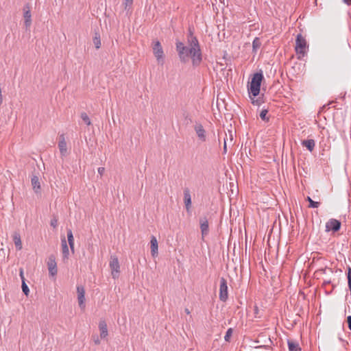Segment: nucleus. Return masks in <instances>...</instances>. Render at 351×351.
<instances>
[{"instance_id": "nucleus-32", "label": "nucleus", "mask_w": 351, "mask_h": 351, "mask_svg": "<svg viewBox=\"0 0 351 351\" xmlns=\"http://www.w3.org/2000/svg\"><path fill=\"white\" fill-rule=\"evenodd\" d=\"M133 0H125V8L126 9L128 7H130L132 5Z\"/></svg>"}, {"instance_id": "nucleus-3", "label": "nucleus", "mask_w": 351, "mask_h": 351, "mask_svg": "<svg viewBox=\"0 0 351 351\" xmlns=\"http://www.w3.org/2000/svg\"><path fill=\"white\" fill-rule=\"evenodd\" d=\"M308 47L306 40L301 34H298L295 40V51L297 53L304 56Z\"/></svg>"}, {"instance_id": "nucleus-10", "label": "nucleus", "mask_w": 351, "mask_h": 351, "mask_svg": "<svg viewBox=\"0 0 351 351\" xmlns=\"http://www.w3.org/2000/svg\"><path fill=\"white\" fill-rule=\"evenodd\" d=\"M23 12H24L23 16L25 19V21H24L25 26L26 29H29L32 25V19H31L32 14H31V12H30V8L28 5H26L23 8Z\"/></svg>"}, {"instance_id": "nucleus-8", "label": "nucleus", "mask_w": 351, "mask_h": 351, "mask_svg": "<svg viewBox=\"0 0 351 351\" xmlns=\"http://www.w3.org/2000/svg\"><path fill=\"white\" fill-rule=\"evenodd\" d=\"M77 295L78 304L80 308L84 311L86 307L85 304V289L83 286H77Z\"/></svg>"}, {"instance_id": "nucleus-11", "label": "nucleus", "mask_w": 351, "mask_h": 351, "mask_svg": "<svg viewBox=\"0 0 351 351\" xmlns=\"http://www.w3.org/2000/svg\"><path fill=\"white\" fill-rule=\"evenodd\" d=\"M195 130L199 139L201 141L204 142L206 141V131L202 125L200 123H196L195 125Z\"/></svg>"}, {"instance_id": "nucleus-16", "label": "nucleus", "mask_w": 351, "mask_h": 351, "mask_svg": "<svg viewBox=\"0 0 351 351\" xmlns=\"http://www.w3.org/2000/svg\"><path fill=\"white\" fill-rule=\"evenodd\" d=\"M58 147L60 149V152L62 155H65L66 153V143L65 141L64 137L63 135L60 136V141L58 143Z\"/></svg>"}, {"instance_id": "nucleus-34", "label": "nucleus", "mask_w": 351, "mask_h": 351, "mask_svg": "<svg viewBox=\"0 0 351 351\" xmlns=\"http://www.w3.org/2000/svg\"><path fill=\"white\" fill-rule=\"evenodd\" d=\"M14 241H21L20 235L18 233H14L13 236Z\"/></svg>"}, {"instance_id": "nucleus-24", "label": "nucleus", "mask_w": 351, "mask_h": 351, "mask_svg": "<svg viewBox=\"0 0 351 351\" xmlns=\"http://www.w3.org/2000/svg\"><path fill=\"white\" fill-rule=\"evenodd\" d=\"M80 117H81V119L84 121V122L87 125H91L90 119H89L88 114L86 112L81 113Z\"/></svg>"}, {"instance_id": "nucleus-15", "label": "nucleus", "mask_w": 351, "mask_h": 351, "mask_svg": "<svg viewBox=\"0 0 351 351\" xmlns=\"http://www.w3.org/2000/svg\"><path fill=\"white\" fill-rule=\"evenodd\" d=\"M68 244L70 245V247L71 250L73 252V244L74 243H62V251L63 254L64 259L68 258L69 256V246Z\"/></svg>"}, {"instance_id": "nucleus-31", "label": "nucleus", "mask_w": 351, "mask_h": 351, "mask_svg": "<svg viewBox=\"0 0 351 351\" xmlns=\"http://www.w3.org/2000/svg\"><path fill=\"white\" fill-rule=\"evenodd\" d=\"M227 145H228V134H226V138H224V143H223V152L225 153L227 152Z\"/></svg>"}, {"instance_id": "nucleus-6", "label": "nucleus", "mask_w": 351, "mask_h": 351, "mask_svg": "<svg viewBox=\"0 0 351 351\" xmlns=\"http://www.w3.org/2000/svg\"><path fill=\"white\" fill-rule=\"evenodd\" d=\"M110 267L112 271V276L113 278H118L120 273V265L117 257L111 256L110 261Z\"/></svg>"}, {"instance_id": "nucleus-22", "label": "nucleus", "mask_w": 351, "mask_h": 351, "mask_svg": "<svg viewBox=\"0 0 351 351\" xmlns=\"http://www.w3.org/2000/svg\"><path fill=\"white\" fill-rule=\"evenodd\" d=\"M306 200L309 202V208H318L320 205L319 202L313 201L310 197H307Z\"/></svg>"}, {"instance_id": "nucleus-42", "label": "nucleus", "mask_w": 351, "mask_h": 351, "mask_svg": "<svg viewBox=\"0 0 351 351\" xmlns=\"http://www.w3.org/2000/svg\"><path fill=\"white\" fill-rule=\"evenodd\" d=\"M276 247H277V249H278V251L279 250V247H280V243H276Z\"/></svg>"}, {"instance_id": "nucleus-7", "label": "nucleus", "mask_w": 351, "mask_h": 351, "mask_svg": "<svg viewBox=\"0 0 351 351\" xmlns=\"http://www.w3.org/2000/svg\"><path fill=\"white\" fill-rule=\"evenodd\" d=\"M47 264L49 275L51 276H56L58 272V269L54 255L51 254L49 256Z\"/></svg>"}, {"instance_id": "nucleus-23", "label": "nucleus", "mask_w": 351, "mask_h": 351, "mask_svg": "<svg viewBox=\"0 0 351 351\" xmlns=\"http://www.w3.org/2000/svg\"><path fill=\"white\" fill-rule=\"evenodd\" d=\"M261 45V42L258 38H255L252 43L253 51H256Z\"/></svg>"}, {"instance_id": "nucleus-13", "label": "nucleus", "mask_w": 351, "mask_h": 351, "mask_svg": "<svg viewBox=\"0 0 351 351\" xmlns=\"http://www.w3.org/2000/svg\"><path fill=\"white\" fill-rule=\"evenodd\" d=\"M200 228L202 232V237L207 235L209 231L208 221L206 217L201 218L199 219Z\"/></svg>"}, {"instance_id": "nucleus-20", "label": "nucleus", "mask_w": 351, "mask_h": 351, "mask_svg": "<svg viewBox=\"0 0 351 351\" xmlns=\"http://www.w3.org/2000/svg\"><path fill=\"white\" fill-rule=\"evenodd\" d=\"M158 243H151V254L155 258L158 256Z\"/></svg>"}, {"instance_id": "nucleus-30", "label": "nucleus", "mask_w": 351, "mask_h": 351, "mask_svg": "<svg viewBox=\"0 0 351 351\" xmlns=\"http://www.w3.org/2000/svg\"><path fill=\"white\" fill-rule=\"evenodd\" d=\"M67 239H68L67 241H73V236L72 231L71 230H69L67 232Z\"/></svg>"}, {"instance_id": "nucleus-18", "label": "nucleus", "mask_w": 351, "mask_h": 351, "mask_svg": "<svg viewBox=\"0 0 351 351\" xmlns=\"http://www.w3.org/2000/svg\"><path fill=\"white\" fill-rule=\"evenodd\" d=\"M31 183L34 191L36 193H38L39 190L40 189V184L38 178L36 176H34L31 179Z\"/></svg>"}, {"instance_id": "nucleus-5", "label": "nucleus", "mask_w": 351, "mask_h": 351, "mask_svg": "<svg viewBox=\"0 0 351 351\" xmlns=\"http://www.w3.org/2000/svg\"><path fill=\"white\" fill-rule=\"evenodd\" d=\"M228 298L227 281L224 278L220 279L219 286V299L222 302H226Z\"/></svg>"}, {"instance_id": "nucleus-21", "label": "nucleus", "mask_w": 351, "mask_h": 351, "mask_svg": "<svg viewBox=\"0 0 351 351\" xmlns=\"http://www.w3.org/2000/svg\"><path fill=\"white\" fill-rule=\"evenodd\" d=\"M93 43L96 47V49H99L101 47V40L100 35L98 33H95V36L93 38Z\"/></svg>"}, {"instance_id": "nucleus-37", "label": "nucleus", "mask_w": 351, "mask_h": 351, "mask_svg": "<svg viewBox=\"0 0 351 351\" xmlns=\"http://www.w3.org/2000/svg\"><path fill=\"white\" fill-rule=\"evenodd\" d=\"M93 341L95 344L98 345L100 343V340L97 336L93 337Z\"/></svg>"}, {"instance_id": "nucleus-9", "label": "nucleus", "mask_w": 351, "mask_h": 351, "mask_svg": "<svg viewBox=\"0 0 351 351\" xmlns=\"http://www.w3.org/2000/svg\"><path fill=\"white\" fill-rule=\"evenodd\" d=\"M341 222L335 219H330L326 223V232H337L341 228Z\"/></svg>"}, {"instance_id": "nucleus-12", "label": "nucleus", "mask_w": 351, "mask_h": 351, "mask_svg": "<svg viewBox=\"0 0 351 351\" xmlns=\"http://www.w3.org/2000/svg\"><path fill=\"white\" fill-rule=\"evenodd\" d=\"M184 202L186 210L188 213H189L191 208V197L190 191L188 189H185L184 191Z\"/></svg>"}, {"instance_id": "nucleus-19", "label": "nucleus", "mask_w": 351, "mask_h": 351, "mask_svg": "<svg viewBox=\"0 0 351 351\" xmlns=\"http://www.w3.org/2000/svg\"><path fill=\"white\" fill-rule=\"evenodd\" d=\"M288 348L289 351H301L298 343L293 340L288 341Z\"/></svg>"}, {"instance_id": "nucleus-1", "label": "nucleus", "mask_w": 351, "mask_h": 351, "mask_svg": "<svg viewBox=\"0 0 351 351\" xmlns=\"http://www.w3.org/2000/svg\"><path fill=\"white\" fill-rule=\"evenodd\" d=\"M189 47H186L182 42H176V50L181 62L185 63L191 57L194 66H197L202 61V53L199 42L195 37L189 39Z\"/></svg>"}, {"instance_id": "nucleus-39", "label": "nucleus", "mask_w": 351, "mask_h": 351, "mask_svg": "<svg viewBox=\"0 0 351 351\" xmlns=\"http://www.w3.org/2000/svg\"><path fill=\"white\" fill-rule=\"evenodd\" d=\"M343 1L347 5H350L351 4V0H343Z\"/></svg>"}, {"instance_id": "nucleus-44", "label": "nucleus", "mask_w": 351, "mask_h": 351, "mask_svg": "<svg viewBox=\"0 0 351 351\" xmlns=\"http://www.w3.org/2000/svg\"><path fill=\"white\" fill-rule=\"evenodd\" d=\"M247 242H245V249L247 248Z\"/></svg>"}, {"instance_id": "nucleus-17", "label": "nucleus", "mask_w": 351, "mask_h": 351, "mask_svg": "<svg viewBox=\"0 0 351 351\" xmlns=\"http://www.w3.org/2000/svg\"><path fill=\"white\" fill-rule=\"evenodd\" d=\"M302 145L307 148L308 150L312 152L315 146V143L313 139L304 140L302 141Z\"/></svg>"}, {"instance_id": "nucleus-38", "label": "nucleus", "mask_w": 351, "mask_h": 351, "mask_svg": "<svg viewBox=\"0 0 351 351\" xmlns=\"http://www.w3.org/2000/svg\"><path fill=\"white\" fill-rule=\"evenodd\" d=\"M97 171L101 176L104 173L105 169L104 167H99Z\"/></svg>"}, {"instance_id": "nucleus-41", "label": "nucleus", "mask_w": 351, "mask_h": 351, "mask_svg": "<svg viewBox=\"0 0 351 351\" xmlns=\"http://www.w3.org/2000/svg\"><path fill=\"white\" fill-rule=\"evenodd\" d=\"M184 311L186 314H188V315L190 314V311L188 308H185Z\"/></svg>"}, {"instance_id": "nucleus-4", "label": "nucleus", "mask_w": 351, "mask_h": 351, "mask_svg": "<svg viewBox=\"0 0 351 351\" xmlns=\"http://www.w3.org/2000/svg\"><path fill=\"white\" fill-rule=\"evenodd\" d=\"M152 50L157 62L159 64H163L164 62V51L160 43L158 40H155L152 43Z\"/></svg>"}, {"instance_id": "nucleus-40", "label": "nucleus", "mask_w": 351, "mask_h": 351, "mask_svg": "<svg viewBox=\"0 0 351 351\" xmlns=\"http://www.w3.org/2000/svg\"><path fill=\"white\" fill-rule=\"evenodd\" d=\"M150 241H157L156 238L155 237L152 236Z\"/></svg>"}, {"instance_id": "nucleus-2", "label": "nucleus", "mask_w": 351, "mask_h": 351, "mask_svg": "<svg viewBox=\"0 0 351 351\" xmlns=\"http://www.w3.org/2000/svg\"><path fill=\"white\" fill-rule=\"evenodd\" d=\"M263 78V74L261 73H254L252 78L249 91L250 93H251L254 97L257 96L260 93V87Z\"/></svg>"}, {"instance_id": "nucleus-28", "label": "nucleus", "mask_w": 351, "mask_h": 351, "mask_svg": "<svg viewBox=\"0 0 351 351\" xmlns=\"http://www.w3.org/2000/svg\"><path fill=\"white\" fill-rule=\"evenodd\" d=\"M58 218L56 216H53V218L51 220L50 225L53 228H56L58 226Z\"/></svg>"}, {"instance_id": "nucleus-27", "label": "nucleus", "mask_w": 351, "mask_h": 351, "mask_svg": "<svg viewBox=\"0 0 351 351\" xmlns=\"http://www.w3.org/2000/svg\"><path fill=\"white\" fill-rule=\"evenodd\" d=\"M232 328H228V330L226 331V335L224 337V339L226 341H230V339L232 335Z\"/></svg>"}, {"instance_id": "nucleus-35", "label": "nucleus", "mask_w": 351, "mask_h": 351, "mask_svg": "<svg viewBox=\"0 0 351 351\" xmlns=\"http://www.w3.org/2000/svg\"><path fill=\"white\" fill-rule=\"evenodd\" d=\"M347 323H348V328L351 330V315L348 316Z\"/></svg>"}, {"instance_id": "nucleus-26", "label": "nucleus", "mask_w": 351, "mask_h": 351, "mask_svg": "<svg viewBox=\"0 0 351 351\" xmlns=\"http://www.w3.org/2000/svg\"><path fill=\"white\" fill-rule=\"evenodd\" d=\"M267 112H268V111L266 109H263L261 110V112L260 113V117L262 120L266 121H269V118L267 117Z\"/></svg>"}, {"instance_id": "nucleus-36", "label": "nucleus", "mask_w": 351, "mask_h": 351, "mask_svg": "<svg viewBox=\"0 0 351 351\" xmlns=\"http://www.w3.org/2000/svg\"><path fill=\"white\" fill-rule=\"evenodd\" d=\"M16 249L20 250L22 249V243H14Z\"/></svg>"}, {"instance_id": "nucleus-25", "label": "nucleus", "mask_w": 351, "mask_h": 351, "mask_svg": "<svg viewBox=\"0 0 351 351\" xmlns=\"http://www.w3.org/2000/svg\"><path fill=\"white\" fill-rule=\"evenodd\" d=\"M21 287H22L23 292L24 293V294L26 296H27L29 293V289L28 286L27 285L25 280H23Z\"/></svg>"}, {"instance_id": "nucleus-14", "label": "nucleus", "mask_w": 351, "mask_h": 351, "mask_svg": "<svg viewBox=\"0 0 351 351\" xmlns=\"http://www.w3.org/2000/svg\"><path fill=\"white\" fill-rule=\"evenodd\" d=\"M99 328L100 330V337L101 339L106 338L108 333V327L107 324L105 322V321H100L99 324Z\"/></svg>"}, {"instance_id": "nucleus-33", "label": "nucleus", "mask_w": 351, "mask_h": 351, "mask_svg": "<svg viewBox=\"0 0 351 351\" xmlns=\"http://www.w3.org/2000/svg\"><path fill=\"white\" fill-rule=\"evenodd\" d=\"M19 276L21 277V279L22 282H23V280L25 281V277H24V271H23V268H20L19 269Z\"/></svg>"}, {"instance_id": "nucleus-29", "label": "nucleus", "mask_w": 351, "mask_h": 351, "mask_svg": "<svg viewBox=\"0 0 351 351\" xmlns=\"http://www.w3.org/2000/svg\"><path fill=\"white\" fill-rule=\"evenodd\" d=\"M228 134V144L231 145V144H232V141H233V134H232V131L228 130V134Z\"/></svg>"}, {"instance_id": "nucleus-43", "label": "nucleus", "mask_w": 351, "mask_h": 351, "mask_svg": "<svg viewBox=\"0 0 351 351\" xmlns=\"http://www.w3.org/2000/svg\"><path fill=\"white\" fill-rule=\"evenodd\" d=\"M267 245H268V247H271V246H270V243H269V242H267Z\"/></svg>"}]
</instances>
